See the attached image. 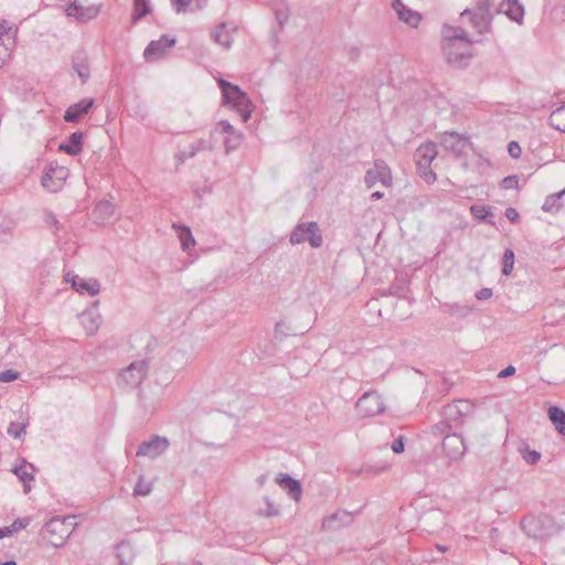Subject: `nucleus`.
<instances>
[{
  "label": "nucleus",
  "mask_w": 565,
  "mask_h": 565,
  "mask_svg": "<svg viewBox=\"0 0 565 565\" xmlns=\"http://www.w3.org/2000/svg\"><path fill=\"white\" fill-rule=\"evenodd\" d=\"M443 51L447 62L454 67L461 68L469 64L472 57V43L481 40H471L460 26L444 25L441 30Z\"/></svg>",
  "instance_id": "obj_1"
},
{
  "label": "nucleus",
  "mask_w": 565,
  "mask_h": 565,
  "mask_svg": "<svg viewBox=\"0 0 565 565\" xmlns=\"http://www.w3.org/2000/svg\"><path fill=\"white\" fill-rule=\"evenodd\" d=\"M222 90L223 103L230 105L242 117L243 121H247L252 115V103L246 93L237 85H234L223 78L217 81Z\"/></svg>",
  "instance_id": "obj_2"
},
{
  "label": "nucleus",
  "mask_w": 565,
  "mask_h": 565,
  "mask_svg": "<svg viewBox=\"0 0 565 565\" xmlns=\"http://www.w3.org/2000/svg\"><path fill=\"white\" fill-rule=\"evenodd\" d=\"M75 516L53 518L44 525V533L53 546H62L72 534L75 526Z\"/></svg>",
  "instance_id": "obj_3"
},
{
  "label": "nucleus",
  "mask_w": 565,
  "mask_h": 565,
  "mask_svg": "<svg viewBox=\"0 0 565 565\" xmlns=\"http://www.w3.org/2000/svg\"><path fill=\"white\" fill-rule=\"evenodd\" d=\"M292 245L308 242L312 248H319L323 238L317 222H303L297 224L289 238Z\"/></svg>",
  "instance_id": "obj_4"
},
{
  "label": "nucleus",
  "mask_w": 565,
  "mask_h": 565,
  "mask_svg": "<svg viewBox=\"0 0 565 565\" xmlns=\"http://www.w3.org/2000/svg\"><path fill=\"white\" fill-rule=\"evenodd\" d=\"M473 405L467 399H457L446 405L441 411V416L447 419L450 427L459 429L465 419L472 413Z\"/></svg>",
  "instance_id": "obj_5"
},
{
  "label": "nucleus",
  "mask_w": 565,
  "mask_h": 565,
  "mask_svg": "<svg viewBox=\"0 0 565 565\" xmlns=\"http://www.w3.org/2000/svg\"><path fill=\"white\" fill-rule=\"evenodd\" d=\"M355 408L361 416L373 417L385 412V403L376 392H366L358 399Z\"/></svg>",
  "instance_id": "obj_6"
},
{
  "label": "nucleus",
  "mask_w": 565,
  "mask_h": 565,
  "mask_svg": "<svg viewBox=\"0 0 565 565\" xmlns=\"http://www.w3.org/2000/svg\"><path fill=\"white\" fill-rule=\"evenodd\" d=\"M445 457L448 459V466L454 461L462 459L467 451L465 439L457 433L447 434L441 443Z\"/></svg>",
  "instance_id": "obj_7"
},
{
  "label": "nucleus",
  "mask_w": 565,
  "mask_h": 565,
  "mask_svg": "<svg viewBox=\"0 0 565 565\" xmlns=\"http://www.w3.org/2000/svg\"><path fill=\"white\" fill-rule=\"evenodd\" d=\"M147 373L148 363L141 360L130 363L129 366L122 370L119 377L120 381L124 382L127 386L137 387L146 379Z\"/></svg>",
  "instance_id": "obj_8"
},
{
  "label": "nucleus",
  "mask_w": 565,
  "mask_h": 565,
  "mask_svg": "<svg viewBox=\"0 0 565 565\" xmlns=\"http://www.w3.org/2000/svg\"><path fill=\"white\" fill-rule=\"evenodd\" d=\"M364 182L367 188H373L377 182L384 186H391L392 174L388 166L383 160H375L373 168L366 171Z\"/></svg>",
  "instance_id": "obj_9"
},
{
  "label": "nucleus",
  "mask_w": 565,
  "mask_h": 565,
  "mask_svg": "<svg viewBox=\"0 0 565 565\" xmlns=\"http://www.w3.org/2000/svg\"><path fill=\"white\" fill-rule=\"evenodd\" d=\"M169 440L166 437L152 436L149 440L140 444L137 450L138 457H148L156 459L167 451L169 448Z\"/></svg>",
  "instance_id": "obj_10"
},
{
  "label": "nucleus",
  "mask_w": 565,
  "mask_h": 565,
  "mask_svg": "<svg viewBox=\"0 0 565 565\" xmlns=\"http://www.w3.org/2000/svg\"><path fill=\"white\" fill-rule=\"evenodd\" d=\"M440 145L456 157H460L469 146V137L455 131H445L440 135Z\"/></svg>",
  "instance_id": "obj_11"
},
{
  "label": "nucleus",
  "mask_w": 565,
  "mask_h": 565,
  "mask_svg": "<svg viewBox=\"0 0 565 565\" xmlns=\"http://www.w3.org/2000/svg\"><path fill=\"white\" fill-rule=\"evenodd\" d=\"M67 282L72 284V287L82 295L96 296L100 291V284L94 278H82L75 274L68 273L65 277Z\"/></svg>",
  "instance_id": "obj_12"
},
{
  "label": "nucleus",
  "mask_w": 565,
  "mask_h": 565,
  "mask_svg": "<svg viewBox=\"0 0 565 565\" xmlns=\"http://www.w3.org/2000/svg\"><path fill=\"white\" fill-rule=\"evenodd\" d=\"M175 38L162 35L159 40L151 41L145 49L143 56L147 61L160 58L168 49L174 46Z\"/></svg>",
  "instance_id": "obj_13"
},
{
  "label": "nucleus",
  "mask_w": 565,
  "mask_h": 565,
  "mask_svg": "<svg viewBox=\"0 0 565 565\" xmlns=\"http://www.w3.org/2000/svg\"><path fill=\"white\" fill-rule=\"evenodd\" d=\"M353 515L347 511H338L323 519L321 527L323 531L333 532L351 524Z\"/></svg>",
  "instance_id": "obj_14"
},
{
  "label": "nucleus",
  "mask_w": 565,
  "mask_h": 565,
  "mask_svg": "<svg viewBox=\"0 0 565 565\" xmlns=\"http://www.w3.org/2000/svg\"><path fill=\"white\" fill-rule=\"evenodd\" d=\"M277 484L295 500L299 501L302 495V487L299 480L290 477L287 473H278L276 476Z\"/></svg>",
  "instance_id": "obj_15"
},
{
  "label": "nucleus",
  "mask_w": 565,
  "mask_h": 565,
  "mask_svg": "<svg viewBox=\"0 0 565 565\" xmlns=\"http://www.w3.org/2000/svg\"><path fill=\"white\" fill-rule=\"evenodd\" d=\"M461 17H469L472 28L480 35L487 34L491 31L493 15L478 14L472 12L470 9H466L461 12Z\"/></svg>",
  "instance_id": "obj_16"
},
{
  "label": "nucleus",
  "mask_w": 565,
  "mask_h": 565,
  "mask_svg": "<svg viewBox=\"0 0 565 565\" xmlns=\"http://www.w3.org/2000/svg\"><path fill=\"white\" fill-rule=\"evenodd\" d=\"M392 8L398 15V19L411 26H417L422 15L412 9H408L401 0H393Z\"/></svg>",
  "instance_id": "obj_17"
},
{
  "label": "nucleus",
  "mask_w": 565,
  "mask_h": 565,
  "mask_svg": "<svg viewBox=\"0 0 565 565\" xmlns=\"http://www.w3.org/2000/svg\"><path fill=\"white\" fill-rule=\"evenodd\" d=\"M94 105L93 98H85L81 102L71 105L65 114L64 119L67 122H76L79 118L86 115Z\"/></svg>",
  "instance_id": "obj_18"
},
{
  "label": "nucleus",
  "mask_w": 565,
  "mask_h": 565,
  "mask_svg": "<svg viewBox=\"0 0 565 565\" xmlns=\"http://www.w3.org/2000/svg\"><path fill=\"white\" fill-rule=\"evenodd\" d=\"M234 30V26L230 28L227 23L222 22L211 32V38L216 44L221 45L223 49L228 50L232 46V31Z\"/></svg>",
  "instance_id": "obj_19"
},
{
  "label": "nucleus",
  "mask_w": 565,
  "mask_h": 565,
  "mask_svg": "<svg viewBox=\"0 0 565 565\" xmlns=\"http://www.w3.org/2000/svg\"><path fill=\"white\" fill-rule=\"evenodd\" d=\"M436 156L437 150L434 142L423 143L415 151L416 164L422 166L423 168L430 166Z\"/></svg>",
  "instance_id": "obj_20"
},
{
  "label": "nucleus",
  "mask_w": 565,
  "mask_h": 565,
  "mask_svg": "<svg viewBox=\"0 0 565 565\" xmlns=\"http://www.w3.org/2000/svg\"><path fill=\"white\" fill-rule=\"evenodd\" d=\"M499 11L516 23H522L523 21L524 9L519 3V0H503L500 3Z\"/></svg>",
  "instance_id": "obj_21"
},
{
  "label": "nucleus",
  "mask_w": 565,
  "mask_h": 565,
  "mask_svg": "<svg viewBox=\"0 0 565 565\" xmlns=\"http://www.w3.org/2000/svg\"><path fill=\"white\" fill-rule=\"evenodd\" d=\"M34 466L24 460L12 469L13 473L23 483L25 493H28L31 489L30 483L34 480Z\"/></svg>",
  "instance_id": "obj_22"
},
{
  "label": "nucleus",
  "mask_w": 565,
  "mask_h": 565,
  "mask_svg": "<svg viewBox=\"0 0 565 565\" xmlns=\"http://www.w3.org/2000/svg\"><path fill=\"white\" fill-rule=\"evenodd\" d=\"M172 228L175 231L181 244V248L185 253H190L195 245V239L189 226L173 223Z\"/></svg>",
  "instance_id": "obj_23"
},
{
  "label": "nucleus",
  "mask_w": 565,
  "mask_h": 565,
  "mask_svg": "<svg viewBox=\"0 0 565 565\" xmlns=\"http://www.w3.org/2000/svg\"><path fill=\"white\" fill-rule=\"evenodd\" d=\"M210 149L212 150V147L207 146L206 140L199 139L195 142L191 143L186 149L180 150L175 160L178 164L184 163L188 159L193 158L198 152Z\"/></svg>",
  "instance_id": "obj_24"
},
{
  "label": "nucleus",
  "mask_w": 565,
  "mask_h": 565,
  "mask_svg": "<svg viewBox=\"0 0 565 565\" xmlns=\"http://www.w3.org/2000/svg\"><path fill=\"white\" fill-rule=\"evenodd\" d=\"M79 319L87 334H94L97 332L102 322V317L95 309L84 311L79 316Z\"/></svg>",
  "instance_id": "obj_25"
},
{
  "label": "nucleus",
  "mask_w": 565,
  "mask_h": 565,
  "mask_svg": "<svg viewBox=\"0 0 565 565\" xmlns=\"http://www.w3.org/2000/svg\"><path fill=\"white\" fill-rule=\"evenodd\" d=\"M83 134L81 131L73 132L68 139L60 145V150L71 156H76L82 151Z\"/></svg>",
  "instance_id": "obj_26"
},
{
  "label": "nucleus",
  "mask_w": 565,
  "mask_h": 565,
  "mask_svg": "<svg viewBox=\"0 0 565 565\" xmlns=\"http://www.w3.org/2000/svg\"><path fill=\"white\" fill-rule=\"evenodd\" d=\"M65 12L68 17H76L78 19H93L97 15L98 9L95 7L84 9L76 2H71L65 9Z\"/></svg>",
  "instance_id": "obj_27"
},
{
  "label": "nucleus",
  "mask_w": 565,
  "mask_h": 565,
  "mask_svg": "<svg viewBox=\"0 0 565 565\" xmlns=\"http://www.w3.org/2000/svg\"><path fill=\"white\" fill-rule=\"evenodd\" d=\"M72 67L78 74L82 83H86L90 74L87 58L83 53H77L73 56Z\"/></svg>",
  "instance_id": "obj_28"
},
{
  "label": "nucleus",
  "mask_w": 565,
  "mask_h": 565,
  "mask_svg": "<svg viewBox=\"0 0 565 565\" xmlns=\"http://www.w3.org/2000/svg\"><path fill=\"white\" fill-rule=\"evenodd\" d=\"M116 557L120 565H129L135 557L132 545L126 541L118 543L116 546Z\"/></svg>",
  "instance_id": "obj_29"
},
{
  "label": "nucleus",
  "mask_w": 565,
  "mask_h": 565,
  "mask_svg": "<svg viewBox=\"0 0 565 565\" xmlns=\"http://www.w3.org/2000/svg\"><path fill=\"white\" fill-rule=\"evenodd\" d=\"M548 418L555 426V429L563 436H565V412L557 407L551 406L547 411Z\"/></svg>",
  "instance_id": "obj_30"
},
{
  "label": "nucleus",
  "mask_w": 565,
  "mask_h": 565,
  "mask_svg": "<svg viewBox=\"0 0 565 565\" xmlns=\"http://www.w3.org/2000/svg\"><path fill=\"white\" fill-rule=\"evenodd\" d=\"M115 213V205L109 201H100L94 209V216L97 222L109 220Z\"/></svg>",
  "instance_id": "obj_31"
},
{
  "label": "nucleus",
  "mask_w": 565,
  "mask_h": 565,
  "mask_svg": "<svg viewBox=\"0 0 565 565\" xmlns=\"http://www.w3.org/2000/svg\"><path fill=\"white\" fill-rule=\"evenodd\" d=\"M542 521L537 518H527L521 522L522 530L531 537L539 539L542 536L541 532Z\"/></svg>",
  "instance_id": "obj_32"
},
{
  "label": "nucleus",
  "mask_w": 565,
  "mask_h": 565,
  "mask_svg": "<svg viewBox=\"0 0 565 565\" xmlns=\"http://www.w3.org/2000/svg\"><path fill=\"white\" fill-rule=\"evenodd\" d=\"M548 124L554 129L565 132V105L557 107L548 117Z\"/></svg>",
  "instance_id": "obj_33"
},
{
  "label": "nucleus",
  "mask_w": 565,
  "mask_h": 565,
  "mask_svg": "<svg viewBox=\"0 0 565 565\" xmlns=\"http://www.w3.org/2000/svg\"><path fill=\"white\" fill-rule=\"evenodd\" d=\"M564 194L565 189L559 191L558 193L547 195L542 205V210L544 212H558L563 206L561 200Z\"/></svg>",
  "instance_id": "obj_34"
},
{
  "label": "nucleus",
  "mask_w": 565,
  "mask_h": 565,
  "mask_svg": "<svg viewBox=\"0 0 565 565\" xmlns=\"http://www.w3.org/2000/svg\"><path fill=\"white\" fill-rule=\"evenodd\" d=\"M150 13L148 0H134L132 21L136 22Z\"/></svg>",
  "instance_id": "obj_35"
},
{
  "label": "nucleus",
  "mask_w": 565,
  "mask_h": 565,
  "mask_svg": "<svg viewBox=\"0 0 565 565\" xmlns=\"http://www.w3.org/2000/svg\"><path fill=\"white\" fill-rule=\"evenodd\" d=\"M447 419L441 416V419L431 427V434L434 436H446L447 434L456 433V430L449 426Z\"/></svg>",
  "instance_id": "obj_36"
},
{
  "label": "nucleus",
  "mask_w": 565,
  "mask_h": 565,
  "mask_svg": "<svg viewBox=\"0 0 565 565\" xmlns=\"http://www.w3.org/2000/svg\"><path fill=\"white\" fill-rule=\"evenodd\" d=\"M152 491V482L146 481L143 477H139L135 488H134V494L135 495H148Z\"/></svg>",
  "instance_id": "obj_37"
},
{
  "label": "nucleus",
  "mask_w": 565,
  "mask_h": 565,
  "mask_svg": "<svg viewBox=\"0 0 565 565\" xmlns=\"http://www.w3.org/2000/svg\"><path fill=\"white\" fill-rule=\"evenodd\" d=\"M514 265V253L512 249H507L502 258V275L509 276Z\"/></svg>",
  "instance_id": "obj_38"
},
{
  "label": "nucleus",
  "mask_w": 565,
  "mask_h": 565,
  "mask_svg": "<svg viewBox=\"0 0 565 565\" xmlns=\"http://www.w3.org/2000/svg\"><path fill=\"white\" fill-rule=\"evenodd\" d=\"M28 422H12L8 427V434L13 438H21L25 434Z\"/></svg>",
  "instance_id": "obj_39"
},
{
  "label": "nucleus",
  "mask_w": 565,
  "mask_h": 565,
  "mask_svg": "<svg viewBox=\"0 0 565 565\" xmlns=\"http://www.w3.org/2000/svg\"><path fill=\"white\" fill-rule=\"evenodd\" d=\"M243 139V134L237 130L233 134H230L228 137L224 140L225 151L230 152L231 150L236 149Z\"/></svg>",
  "instance_id": "obj_40"
},
{
  "label": "nucleus",
  "mask_w": 565,
  "mask_h": 565,
  "mask_svg": "<svg viewBox=\"0 0 565 565\" xmlns=\"http://www.w3.org/2000/svg\"><path fill=\"white\" fill-rule=\"evenodd\" d=\"M445 307L448 313L457 317H465L472 310L469 306H461L458 303L446 305Z\"/></svg>",
  "instance_id": "obj_41"
},
{
  "label": "nucleus",
  "mask_w": 565,
  "mask_h": 565,
  "mask_svg": "<svg viewBox=\"0 0 565 565\" xmlns=\"http://www.w3.org/2000/svg\"><path fill=\"white\" fill-rule=\"evenodd\" d=\"M470 212L476 218L481 221H488V216H492L490 209L484 205H471Z\"/></svg>",
  "instance_id": "obj_42"
},
{
  "label": "nucleus",
  "mask_w": 565,
  "mask_h": 565,
  "mask_svg": "<svg viewBox=\"0 0 565 565\" xmlns=\"http://www.w3.org/2000/svg\"><path fill=\"white\" fill-rule=\"evenodd\" d=\"M492 7L493 0H478L473 12L478 14L492 15Z\"/></svg>",
  "instance_id": "obj_43"
},
{
  "label": "nucleus",
  "mask_w": 565,
  "mask_h": 565,
  "mask_svg": "<svg viewBox=\"0 0 565 565\" xmlns=\"http://www.w3.org/2000/svg\"><path fill=\"white\" fill-rule=\"evenodd\" d=\"M418 173L427 183H434L436 181V174L430 169V166L423 168L422 166H417Z\"/></svg>",
  "instance_id": "obj_44"
},
{
  "label": "nucleus",
  "mask_w": 565,
  "mask_h": 565,
  "mask_svg": "<svg viewBox=\"0 0 565 565\" xmlns=\"http://www.w3.org/2000/svg\"><path fill=\"white\" fill-rule=\"evenodd\" d=\"M275 15L279 25L282 26L289 17L287 7L284 3H280V7L275 9Z\"/></svg>",
  "instance_id": "obj_45"
},
{
  "label": "nucleus",
  "mask_w": 565,
  "mask_h": 565,
  "mask_svg": "<svg viewBox=\"0 0 565 565\" xmlns=\"http://www.w3.org/2000/svg\"><path fill=\"white\" fill-rule=\"evenodd\" d=\"M215 132H221V134H233L236 131V129L227 121V120H221L215 129H214Z\"/></svg>",
  "instance_id": "obj_46"
},
{
  "label": "nucleus",
  "mask_w": 565,
  "mask_h": 565,
  "mask_svg": "<svg viewBox=\"0 0 565 565\" xmlns=\"http://www.w3.org/2000/svg\"><path fill=\"white\" fill-rule=\"evenodd\" d=\"M523 459L531 465L536 463L541 459V454L536 450L526 449L523 452Z\"/></svg>",
  "instance_id": "obj_47"
},
{
  "label": "nucleus",
  "mask_w": 565,
  "mask_h": 565,
  "mask_svg": "<svg viewBox=\"0 0 565 565\" xmlns=\"http://www.w3.org/2000/svg\"><path fill=\"white\" fill-rule=\"evenodd\" d=\"M266 502V510L260 511L259 514L264 516H275L278 514V510L274 507L273 502L269 500V498H265Z\"/></svg>",
  "instance_id": "obj_48"
},
{
  "label": "nucleus",
  "mask_w": 565,
  "mask_h": 565,
  "mask_svg": "<svg viewBox=\"0 0 565 565\" xmlns=\"http://www.w3.org/2000/svg\"><path fill=\"white\" fill-rule=\"evenodd\" d=\"M508 151H509V154L512 158H514V159L520 158L521 152H522L521 147H520V145L516 141H510L509 142Z\"/></svg>",
  "instance_id": "obj_49"
},
{
  "label": "nucleus",
  "mask_w": 565,
  "mask_h": 565,
  "mask_svg": "<svg viewBox=\"0 0 565 565\" xmlns=\"http://www.w3.org/2000/svg\"><path fill=\"white\" fill-rule=\"evenodd\" d=\"M44 222L47 226L56 227L58 226V220L56 218L55 214L51 211L44 212Z\"/></svg>",
  "instance_id": "obj_50"
},
{
  "label": "nucleus",
  "mask_w": 565,
  "mask_h": 565,
  "mask_svg": "<svg viewBox=\"0 0 565 565\" xmlns=\"http://www.w3.org/2000/svg\"><path fill=\"white\" fill-rule=\"evenodd\" d=\"M18 377V373L12 370H7L0 373V381L1 382H11L14 381Z\"/></svg>",
  "instance_id": "obj_51"
},
{
  "label": "nucleus",
  "mask_w": 565,
  "mask_h": 565,
  "mask_svg": "<svg viewBox=\"0 0 565 565\" xmlns=\"http://www.w3.org/2000/svg\"><path fill=\"white\" fill-rule=\"evenodd\" d=\"M492 297V289L491 288H481L477 291L476 298L478 300H487Z\"/></svg>",
  "instance_id": "obj_52"
},
{
  "label": "nucleus",
  "mask_w": 565,
  "mask_h": 565,
  "mask_svg": "<svg viewBox=\"0 0 565 565\" xmlns=\"http://www.w3.org/2000/svg\"><path fill=\"white\" fill-rule=\"evenodd\" d=\"M10 58V52L8 47L1 43L0 44V67Z\"/></svg>",
  "instance_id": "obj_53"
},
{
  "label": "nucleus",
  "mask_w": 565,
  "mask_h": 565,
  "mask_svg": "<svg viewBox=\"0 0 565 565\" xmlns=\"http://www.w3.org/2000/svg\"><path fill=\"white\" fill-rule=\"evenodd\" d=\"M505 217L511 222H516L520 217L519 212L514 207H508L504 212Z\"/></svg>",
  "instance_id": "obj_54"
},
{
  "label": "nucleus",
  "mask_w": 565,
  "mask_h": 565,
  "mask_svg": "<svg viewBox=\"0 0 565 565\" xmlns=\"http://www.w3.org/2000/svg\"><path fill=\"white\" fill-rule=\"evenodd\" d=\"M502 184L505 189H511L518 185V178L514 175L505 177L502 180Z\"/></svg>",
  "instance_id": "obj_55"
},
{
  "label": "nucleus",
  "mask_w": 565,
  "mask_h": 565,
  "mask_svg": "<svg viewBox=\"0 0 565 565\" xmlns=\"http://www.w3.org/2000/svg\"><path fill=\"white\" fill-rule=\"evenodd\" d=\"M173 4L177 7V11H185L186 8L191 4L192 0H171Z\"/></svg>",
  "instance_id": "obj_56"
},
{
  "label": "nucleus",
  "mask_w": 565,
  "mask_h": 565,
  "mask_svg": "<svg viewBox=\"0 0 565 565\" xmlns=\"http://www.w3.org/2000/svg\"><path fill=\"white\" fill-rule=\"evenodd\" d=\"M392 450L396 454H401L404 451V439L403 437H399L398 439L394 440L392 444Z\"/></svg>",
  "instance_id": "obj_57"
},
{
  "label": "nucleus",
  "mask_w": 565,
  "mask_h": 565,
  "mask_svg": "<svg viewBox=\"0 0 565 565\" xmlns=\"http://www.w3.org/2000/svg\"><path fill=\"white\" fill-rule=\"evenodd\" d=\"M15 226V223L11 220L7 221V222H2L0 224V228H1V232L2 233H9L11 232V230Z\"/></svg>",
  "instance_id": "obj_58"
},
{
  "label": "nucleus",
  "mask_w": 565,
  "mask_h": 565,
  "mask_svg": "<svg viewBox=\"0 0 565 565\" xmlns=\"http://www.w3.org/2000/svg\"><path fill=\"white\" fill-rule=\"evenodd\" d=\"M514 373H515V367L513 365H509L499 373V377H501V379L508 377V376L513 375Z\"/></svg>",
  "instance_id": "obj_59"
},
{
  "label": "nucleus",
  "mask_w": 565,
  "mask_h": 565,
  "mask_svg": "<svg viewBox=\"0 0 565 565\" xmlns=\"http://www.w3.org/2000/svg\"><path fill=\"white\" fill-rule=\"evenodd\" d=\"M24 526H25V524H24L21 520H15V521L13 522V524H12V527H13V529H12L11 531L13 532V531H17V530H19V529H22V527H24Z\"/></svg>",
  "instance_id": "obj_60"
},
{
  "label": "nucleus",
  "mask_w": 565,
  "mask_h": 565,
  "mask_svg": "<svg viewBox=\"0 0 565 565\" xmlns=\"http://www.w3.org/2000/svg\"><path fill=\"white\" fill-rule=\"evenodd\" d=\"M12 533L10 527L0 529V539H3Z\"/></svg>",
  "instance_id": "obj_61"
},
{
  "label": "nucleus",
  "mask_w": 565,
  "mask_h": 565,
  "mask_svg": "<svg viewBox=\"0 0 565 565\" xmlns=\"http://www.w3.org/2000/svg\"><path fill=\"white\" fill-rule=\"evenodd\" d=\"M384 196V193L383 192H380V191H375L371 194V199L372 200H380Z\"/></svg>",
  "instance_id": "obj_62"
},
{
  "label": "nucleus",
  "mask_w": 565,
  "mask_h": 565,
  "mask_svg": "<svg viewBox=\"0 0 565 565\" xmlns=\"http://www.w3.org/2000/svg\"><path fill=\"white\" fill-rule=\"evenodd\" d=\"M10 30V28L1 24L0 25V41L2 42V36Z\"/></svg>",
  "instance_id": "obj_63"
},
{
  "label": "nucleus",
  "mask_w": 565,
  "mask_h": 565,
  "mask_svg": "<svg viewBox=\"0 0 565 565\" xmlns=\"http://www.w3.org/2000/svg\"><path fill=\"white\" fill-rule=\"evenodd\" d=\"M56 174L60 179L64 178L66 172L63 168L56 170Z\"/></svg>",
  "instance_id": "obj_64"
}]
</instances>
